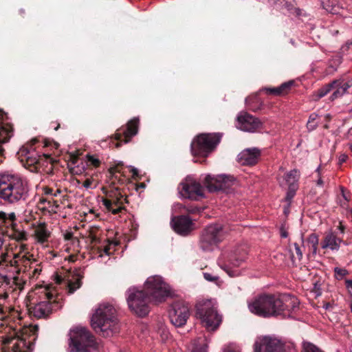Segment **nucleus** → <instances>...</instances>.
Masks as SVG:
<instances>
[{
  "instance_id": "1",
  "label": "nucleus",
  "mask_w": 352,
  "mask_h": 352,
  "mask_svg": "<svg viewBox=\"0 0 352 352\" xmlns=\"http://www.w3.org/2000/svg\"><path fill=\"white\" fill-rule=\"evenodd\" d=\"M127 294L129 308L139 316L144 317L150 311V303L157 305L164 302L170 296V289L161 276H154L147 278L144 289L131 287Z\"/></svg>"
},
{
  "instance_id": "2",
  "label": "nucleus",
  "mask_w": 352,
  "mask_h": 352,
  "mask_svg": "<svg viewBox=\"0 0 352 352\" xmlns=\"http://www.w3.org/2000/svg\"><path fill=\"white\" fill-rule=\"evenodd\" d=\"M299 301L289 294H262L248 304L250 311L260 317L271 318L289 316L298 308Z\"/></svg>"
},
{
  "instance_id": "3",
  "label": "nucleus",
  "mask_w": 352,
  "mask_h": 352,
  "mask_svg": "<svg viewBox=\"0 0 352 352\" xmlns=\"http://www.w3.org/2000/svg\"><path fill=\"white\" fill-rule=\"evenodd\" d=\"M92 328L103 337L118 333L120 324L116 309L109 304H102L96 310L91 320Z\"/></svg>"
},
{
  "instance_id": "4",
  "label": "nucleus",
  "mask_w": 352,
  "mask_h": 352,
  "mask_svg": "<svg viewBox=\"0 0 352 352\" xmlns=\"http://www.w3.org/2000/svg\"><path fill=\"white\" fill-rule=\"evenodd\" d=\"M38 325L24 327L14 336H6L3 339V352H32L38 336Z\"/></svg>"
},
{
  "instance_id": "5",
  "label": "nucleus",
  "mask_w": 352,
  "mask_h": 352,
  "mask_svg": "<svg viewBox=\"0 0 352 352\" xmlns=\"http://www.w3.org/2000/svg\"><path fill=\"white\" fill-rule=\"evenodd\" d=\"M27 184L18 176L10 174L0 177V198L6 202L14 204L25 200L28 194Z\"/></svg>"
},
{
  "instance_id": "6",
  "label": "nucleus",
  "mask_w": 352,
  "mask_h": 352,
  "mask_svg": "<svg viewBox=\"0 0 352 352\" xmlns=\"http://www.w3.org/2000/svg\"><path fill=\"white\" fill-rule=\"evenodd\" d=\"M44 145L39 144L37 138L23 145L16 153L17 158L22 164L32 172L42 173L43 168Z\"/></svg>"
},
{
  "instance_id": "7",
  "label": "nucleus",
  "mask_w": 352,
  "mask_h": 352,
  "mask_svg": "<svg viewBox=\"0 0 352 352\" xmlns=\"http://www.w3.org/2000/svg\"><path fill=\"white\" fill-rule=\"evenodd\" d=\"M254 352H297V349L292 341L283 340L274 336H265L257 338Z\"/></svg>"
},
{
  "instance_id": "8",
  "label": "nucleus",
  "mask_w": 352,
  "mask_h": 352,
  "mask_svg": "<svg viewBox=\"0 0 352 352\" xmlns=\"http://www.w3.org/2000/svg\"><path fill=\"white\" fill-rule=\"evenodd\" d=\"M72 352H93L97 350L98 344L94 336L85 328H76L70 332Z\"/></svg>"
},
{
  "instance_id": "9",
  "label": "nucleus",
  "mask_w": 352,
  "mask_h": 352,
  "mask_svg": "<svg viewBox=\"0 0 352 352\" xmlns=\"http://www.w3.org/2000/svg\"><path fill=\"white\" fill-rule=\"evenodd\" d=\"M223 134L221 133H201L197 135L191 143V152L193 155L207 157L221 142Z\"/></svg>"
},
{
  "instance_id": "10",
  "label": "nucleus",
  "mask_w": 352,
  "mask_h": 352,
  "mask_svg": "<svg viewBox=\"0 0 352 352\" xmlns=\"http://www.w3.org/2000/svg\"><path fill=\"white\" fill-rule=\"evenodd\" d=\"M246 250L242 245L235 247L230 251L224 252L219 263L221 267L225 270L230 276H236L239 272L234 268L242 265L246 258Z\"/></svg>"
},
{
  "instance_id": "11",
  "label": "nucleus",
  "mask_w": 352,
  "mask_h": 352,
  "mask_svg": "<svg viewBox=\"0 0 352 352\" xmlns=\"http://www.w3.org/2000/svg\"><path fill=\"white\" fill-rule=\"evenodd\" d=\"M27 308L32 319L44 318V281L36 284L28 294Z\"/></svg>"
},
{
  "instance_id": "12",
  "label": "nucleus",
  "mask_w": 352,
  "mask_h": 352,
  "mask_svg": "<svg viewBox=\"0 0 352 352\" xmlns=\"http://www.w3.org/2000/svg\"><path fill=\"white\" fill-rule=\"evenodd\" d=\"M102 189L106 196L102 199V203L108 211L111 212L113 214H117L126 210L124 204L127 203L128 201L123 189L112 184L110 189L106 190L104 188Z\"/></svg>"
},
{
  "instance_id": "13",
  "label": "nucleus",
  "mask_w": 352,
  "mask_h": 352,
  "mask_svg": "<svg viewBox=\"0 0 352 352\" xmlns=\"http://www.w3.org/2000/svg\"><path fill=\"white\" fill-rule=\"evenodd\" d=\"M196 314L208 330L214 331L221 322V317L218 314L210 300L199 303L197 305Z\"/></svg>"
},
{
  "instance_id": "14",
  "label": "nucleus",
  "mask_w": 352,
  "mask_h": 352,
  "mask_svg": "<svg viewBox=\"0 0 352 352\" xmlns=\"http://www.w3.org/2000/svg\"><path fill=\"white\" fill-rule=\"evenodd\" d=\"M32 255H27L21 252L14 254L11 258L10 256L6 254H3L1 256L0 266L6 267H14L18 274L21 272H26L28 267L32 269V266L36 260L34 259Z\"/></svg>"
},
{
  "instance_id": "15",
  "label": "nucleus",
  "mask_w": 352,
  "mask_h": 352,
  "mask_svg": "<svg viewBox=\"0 0 352 352\" xmlns=\"http://www.w3.org/2000/svg\"><path fill=\"white\" fill-rule=\"evenodd\" d=\"M223 239V230L220 224L208 226L202 232L199 240L200 248L211 251Z\"/></svg>"
},
{
  "instance_id": "16",
  "label": "nucleus",
  "mask_w": 352,
  "mask_h": 352,
  "mask_svg": "<svg viewBox=\"0 0 352 352\" xmlns=\"http://www.w3.org/2000/svg\"><path fill=\"white\" fill-rule=\"evenodd\" d=\"M223 239V230L220 224L208 226L202 232L199 240L200 248L211 251Z\"/></svg>"
},
{
  "instance_id": "17",
  "label": "nucleus",
  "mask_w": 352,
  "mask_h": 352,
  "mask_svg": "<svg viewBox=\"0 0 352 352\" xmlns=\"http://www.w3.org/2000/svg\"><path fill=\"white\" fill-rule=\"evenodd\" d=\"M0 233L19 239L25 238V233L19 228L14 212L0 211Z\"/></svg>"
},
{
  "instance_id": "18",
  "label": "nucleus",
  "mask_w": 352,
  "mask_h": 352,
  "mask_svg": "<svg viewBox=\"0 0 352 352\" xmlns=\"http://www.w3.org/2000/svg\"><path fill=\"white\" fill-rule=\"evenodd\" d=\"M190 316V307L184 300H177L173 303L169 311L170 322L175 327H182L186 324Z\"/></svg>"
},
{
  "instance_id": "19",
  "label": "nucleus",
  "mask_w": 352,
  "mask_h": 352,
  "mask_svg": "<svg viewBox=\"0 0 352 352\" xmlns=\"http://www.w3.org/2000/svg\"><path fill=\"white\" fill-rule=\"evenodd\" d=\"M204 183L210 192L223 191L228 192L234 184V179L232 176L218 175L212 177L207 175Z\"/></svg>"
},
{
  "instance_id": "20",
  "label": "nucleus",
  "mask_w": 352,
  "mask_h": 352,
  "mask_svg": "<svg viewBox=\"0 0 352 352\" xmlns=\"http://www.w3.org/2000/svg\"><path fill=\"white\" fill-rule=\"evenodd\" d=\"M139 123V118H133L127 122L126 127L122 126L116 131L113 135V138L118 141L116 144V147H120L122 142H130L131 138L138 132Z\"/></svg>"
},
{
  "instance_id": "21",
  "label": "nucleus",
  "mask_w": 352,
  "mask_h": 352,
  "mask_svg": "<svg viewBox=\"0 0 352 352\" xmlns=\"http://www.w3.org/2000/svg\"><path fill=\"white\" fill-rule=\"evenodd\" d=\"M178 190L183 197L192 200H198L204 196L202 186L192 179L187 178L180 183Z\"/></svg>"
},
{
  "instance_id": "22",
  "label": "nucleus",
  "mask_w": 352,
  "mask_h": 352,
  "mask_svg": "<svg viewBox=\"0 0 352 352\" xmlns=\"http://www.w3.org/2000/svg\"><path fill=\"white\" fill-rule=\"evenodd\" d=\"M45 319L54 311H56L61 307L59 300L61 298L58 294L52 289L51 285H45Z\"/></svg>"
},
{
  "instance_id": "23",
  "label": "nucleus",
  "mask_w": 352,
  "mask_h": 352,
  "mask_svg": "<svg viewBox=\"0 0 352 352\" xmlns=\"http://www.w3.org/2000/svg\"><path fill=\"white\" fill-rule=\"evenodd\" d=\"M237 127L245 131L252 132L261 126L260 120L247 112H241L237 116Z\"/></svg>"
},
{
  "instance_id": "24",
  "label": "nucleus",
  "mask_w": 352,
  "mask_h": 352,
  "mask_svg": "<svg viewBox=\"0 0 352 352\" xmlns=\"http://www.w3.org/2000/svg\"><path fill=\"white\" fill-rule=\"evenodd\" d=\"M171 224L173 230L182 235H187L194 228V224L189 217L179 215L174 217L171 219Z\"/></svg>"
},
{
  "instance_id": "25",
  "label": "nucleus",
  "mask_w": 352,
  "mask_h": 352,
  "mask_svg": "<svg viewBox=\"0 0 352 352\" xmlns=\"http://www.w3.org/2000/svg\"><path fill=\"white\" fill-rule=\"evenodd\" d=\"M261 157V151L257 148H250L243 150L238 155V161L244 166L256 164Z\"/></svg>"
},
{
  "instance_id": "26",
  "label": "nucleus",
  "mask_w": 352,
  "mask_h": 352,
  "mask_svg": "<svg viewBox=\"0 0 352 352\" xmlns=\"http://www.w3.org/2000/svg\"><path fill=\"white\" fill-rule=\"evenodd\" d=\"M13 134L14 129L12 124L3 122L0 124V164L6 159L5 150L2 147V144L8 142Z\"/></svg>"
},
{
  "instance_id": "27",
  "label": "nucleus",
  "mask_w": 352,
  "mask_h": 352,
  "mask_svg": "<svg viewBox=\"0 0 352 352\" xmlns=\"http://www.w3.org/2000/svg\"><path fill=\"white\" fill-rule=\"evenodd\" d=\"M41 213H37L33 217L32 226L34 234L38 242L44 243V221L42 215L44 214V208H39Z\"/></svg>"
},
{
  "instance_id": "28",
  "label": "nucleus",
  "mask_w": 352,
  "mask_h": 352,
  "mask_svg": "<svg viewBox=\"0 0 352 352\" xmlns=\"http://www.w3.org/2000/svg\"><path fill=\"white\" fill-rule=\"evenodd\" d=\"M294 84L295 81L292 80L282 83L279 87H265L264 90L268 94L278 96H285L290 91Z\"/></svg>"
},
{
  "instance_id": "29",
  "label": "nucleus",
  "mask_w": 352,
  "mask_h": 352,
  "mask_svg": "<svg viewBox=\"0 0 352 352\" xmlns=\"http://www.w3.org/2000/svg\"><path fill=\"white\" fill-rule=\"evenodd\" d=\"M300 178V173L298 170L294 169L286 173L283 177L281 180H279L280 186H287L292 187V186H297L298 187V179Z\"/></svg>"
},
{
  "instance_id": "30",
  "label": "nucleus",
  "mask_w": 352,
  "mask_h": 352,
  "mask_svg": "<svg viewBox=\"0 0 352 352\" xmlns=\"http://www.w3.org/2000/svg\"><path fill=\"white\" fill-rule=\"evenodd\" d=\"M340 242L341 240L334 233L330 232L324 237L321 243V247L323 249L329 248L332 250H338L340 248Z\"/></svg>"
},
{
  "instance_id": "31",
  "label": "nucleus",
  "mask_w": 352,
  "mask_h": 352,
  "mask_svg": "<svg viewBox=\"0 0 352 352\" xmlns=\"http://www.w3.org/2000/svg\"><path fill=\"white\" fill-rule=\"evenodd\" d=\"M123 166V163L120 162L109 169V172L111 176L112 185H115L116 182L120 184H124V181L126 180L125 177L121 178L116 175V173H121L122 175L124 176L122 172Z\"/></svg>"
},
{
  "instance_id": "32",
  "label": "nucleus",
  "mask_w": 352,
  "mask_h": 352,
  "mask_svg": "<svg viewBox=\"0 0 352 352\" xmlns=\"http://www.w3.org/2000/svg\"><path fill=\"white\" fill-rule=\"evenodd\" d=\"M277 6L280 9L286 10L289 14H293L296 16H299L301 14L300 9L296 8L293 2L287 0H278Z\"/></svg>"
},
{
  "instance_id": "33",
  "label": "nucleus",
  "mask_w": 352,
  "mask_h": 352,
  "mask_svg": "<svg viewBox=\"0 0 352 352\" xmlns=\"http://www.w3.org/2000/svg\"><path fill=\"white\" fill-rule=\"evenodd\" d=\"M338 83V81L332 80L328 84L324 85L317 91H316L314 94L315 100H318L320 98L327 96L329 93H330L332 90H333V87L336 86Z\"/></svg>"
},
{
  "instance_id": "34",
  "label": "nucleus",
  "mask_w": 352,
  "mask_h": 352,
  "mask_svg": "<svg viewBox=\"0 0 352 352\" xmlns=\"http://www.w3.org/2000/svg\"><path fill=\"white\" fill-rule=\"evenodd\" d=\"M75 276H77L75 280L69 281L68 283V292L69 294H73L77 289L80 288L82 285L81 280L83 276L80 274L79 272H77Z\"/></svg>"
},
{
  "instance_id": "35",
  "label": "nucleus",
  "mask_w": 352,
  "mask_h": 352,
  "mask_svg": "<svg viewBox=\"0 0 352 352\" xmlns=\"http://www.w3.org/2000/svg\"><path fill=\"white\" fill-rule=\"evenodd\" d=\"M301 352H324V351L310 342L303 341L302 342Z\"/></svg>"
},
{
  "instance_id": "36",
  "label": "nucleus",
  "mask_w": 352,
  "mask_h": 352,
  "mask_svg": "<svg viewBox=\"0 0 352 352\" xmlns=\"http://www.w3.org/2000/svg\"><path fill=\"white\" fill-rule=\"evenodd\" d=\"M208 345L205 339L199 338L194 344L192 352H207Z\"/></svg>"
},
{
  "instance_id": "37",
  "label": "nucleus",
  "mask_w": 352,
  "mask_h": 352,
  "mask_svg": "<svg viewBox=\"0 0 352 352\" xmlns=\"http://www.w3.org/2000/svg\"><path fill=\"white\" fill-rule=\"evenodd\" d=\"M307 242L309 244H310L311 245L313 252L316 253L317 248H318V235L315 233L310 234L307 239Z\"/></svg>"
},
{
  "instance_id": "38",
  "label": "nucleus",
  "mask_w": 352,
  "mask_h": 352,
  "mask_svg": "<svg viewBox=\"0 0 352 352\" xmlns=\"http://www.w3.org/2000/svg\"><path fill=\"white\" fill-rule=\"evenodd\" d=\"M333 81H338V83L335 87L339 86L340 88L343 90V92L346 94L348 91V89L352 87V80H349L348 82H344L343 79L339 78V79H335Z\"/></svg>"
},
{
  "instance_id": "39",
  "label": "nucleus",
  "mask_w": 352,
  "mask_h": 352,
  "mask_svg": "<svg viewBox=\"0 0 352 352\" xmlns=\"http://www.w3.org/2000/svg\"><path fill=\"white\" fill-rule=\"evenodd\" d=\"M318 118V115L316 113H311L309 116V120L307 124V127L309 131H313L316 129L317 127V123L316 122V120Z\"/></svg>"
},
{
  "instance_id": "40",
  "label": "nucleus",
  "mask_w": 352,
  "mask_h": 352,
  "mask_svg": "<svg viewBox=\"0 0 352 352\" xmlns=\"http://www.w3.org/2000/svg\"><path fill=\"white\" fill-rule=\"evenodd\" d=\"M333 90L334 91L329 97V100L331 101H333L337 98H341L344 94L343 90H342L339 86L333 87Z\"/></svg>"
},
{
  "instance_id": "41",
  "label": "nucleus",
  "mask_w": 352,
  "mask_h": 352,
  "mask_svg": "<svg viewBox=\"0 0 352 352\" xmlns=\"http://www.w3.org/2000/svg\"><path fill=\"white\" fill-rule=\"evenodd\" d=\"M298 188V187L297 186H292V187H288L285 197L287 201H290L294 198Z\"/></svg>"
},
{
  "instance_id": "42",
  "label": "nucleus",
  "mask_w": 352,
  "mask_h": 352,
  "mask_svg": "<svg viewBox=\"0 0 352 352\" xmlns=\"http://www.w3.org/2000/svg\"><path fill=\"white\" fill-rule=\"evenodd\" d=\"M335 276L337 279H342L348 274V271L345 269L336 267L334 269Z\"/></svg>"
},
{
  "instance_id": "43",
  "label": "nucleus",
  "mask_w": 352,
  "mask_h": 352,
  "mask_svg": "<svg viewBox=\"0 0 352 352\" xmlns=\"http://www.w3.org/2000/svg\"><path fill=\"white\" fill-rule=\"evenodd\" d=\"M117 245V243H115L113 241H110L109 239H107V244L104 245L102 250V247L100 248V252H102V251L105 253L106 254L109 255L111 254V246L113 245V246H116Z\"/></svg>"
},
{
  "instance_id": "44",
  "label": "nucleus",
  "mask_w": 352,
  "mask_h": 352,
  "mask_svg": "<svg viewBox=\"0 0 352 352\" xmlns=\"http://www.w3.org/2000/svg\"><path fill=\"white\" fill-rule=\"evenodd\" d=\"M45 149L50 146H52L55 150H58L59 148V144L54 140L45 138Z\"/></svg>"
},
{
  "instance_id": "45",
  "label": "nucleus",
  "mask_w": 352,
  "mask_h": 352,
  "mask_svg": "<svg viewBox=\"0 0 352 352\" xmlns=\"http://www.w3.org/2000/svg\"><path fill=\"white\" fill-rule=\"evenodd\" d=\"M159 333H160L161 336L162 337V339H166L168 337L169 333L167 329L162 325L159 327L158 329Z\"/></svg>"
},
{
  "instance_id": "46",
  "label": "nucleus",
  "mask_w": 352,
  "mask_h": 352,
  "mask_svg": "<svg viewBox=\"0 0 352 352\" xmlns=\"http://www.w3.org/2000/svg\"><path fill=\"white\" fill-rule=\"evenodd\" d=\"M204 277L206 280L210 282H216L218 280L219 277L217 276H212L210 273L204 272Z\"/></svg>"
},
{
  "instance_id": "47",
  "label": "nucleus",
  "mask_w": 352,
  "mask_h": 352,
  "mask_svg": "<svg viewBox=\"0 0 352 352\" xmlns=\"http://www.w3.org/2000/svg\"><path fill=\"white\" fill-rule=\"evenodd\" d=\"M88 161L90 162L91 165H93L94 167H98L100 164V162L99 160L94 157L93 156H88Z\"/></svg>"
},
{
  "instance_id": "48",
  "label": "nucleus",
  "mask_w": 352,
  "mask_h": 352,
  "mask_svg": "<svg viewBox=\"0 0 352 352\" xmlns=\"http://www.w3.org/2000/svg\"><path fill=\"white\" fill-rule=\"evenodd\" d=\"M294 247H295L296 254H297L298 260H301L303 254H302V252L300 249V247L299 246V245L297 243H294Z\"/></svg>"
},
{
  "instance_id": "49",
  "label": "nucleus",
  "mask_w": 352,
  "mask_h": 352,
  "mask_svg": "<svg viewBox=\"0 0 352 352\" xmlns=\"http://www.w3.org/2000/svg\"><path fill=\"white\" fill-rule=\"evenodd\" d=\"M56 256V254L55 252H54V251H52L50 250H49L48 251L45 250V259L52 260Z\"/></svg>"
},
{
  "instance_id": "50",
  "label": "nucleus",
  "mask_w": 352,
  "mask_h": 352,
  "mask_svg": "<svg viewBox=\"0 0 352 352\" xmlns=\"http://www.w3.org/2000/svg\"><path fill=\"white\" fill-rule=\"evenodd\" d=\"M341 192H342V195L344 197V199L346 201H349V198H350L349 192H346L345 188L343 187L341 188Z\"/></svg>"
},
{
  "instance_id": "51",
  "label": "nucleus",
  "mask_w": 352,
  "mask_h": 352,
  "mask_svg": "<svg viewBox=\"0 0 352 352\" xmlns=\"http://www.w3.org/2000/svg\"><path fill=\"white\" fill-rule=\"evenodd\" d=\"M348 159V155L345 153H342L339 156V163L342 164L346 162Z\"/></svg>"
},
{
  "instance_id": "52",
  "label": "nucleus",
  "mask_w": 352,
  "mask_h": 352,
  "mask_svg": "<svg viewBox=\"0 0 352 352\" xmlns=\"http://www.w3.org/2000/svg\"><path fill=\"white\" fill-rule=\"evenodd\" d=\"M78 156L76 155L75 154H71L69 155V162L72 164H76L77 161H78Z\"/></svg>"
},
{
  "instance_id": "53",
  "label": "nucleus",
  "mask_w": 352,
  "mask_h": 352,
  "mask_svg": "<svg viewBox=\"0 0 352 352\" xmlns=\"http://www.w3.org/2000/svg\"><path fill=\"white\" fill-rule=\"evenodd\" d=\"M186 211L188 213L195 214L199 212V209L197 207H188L186 208Z\"/></svg>"
},
{
  "instance_id": "54",
  "label": "nucleus",
  "mask_w": 352,
  "mask_h": 352,
  "mask_svg": "<svg viewBox=\"0 0 352 352\" xmlns=\"http://www.w3.org/2000/svg\"><path fill=\"white\" fill-rule=\"evenodd\" d=\"M92 184V180L90 179H87L82 184L83 186L85 188H91V186Z\"/></svg>"
},
{
  "instance_id": "55",
  "label": "nucleus",
  "mask_w": 352,
  "mask_h": 352,
  "mask_svg": "<svg viewBox=\"0 0 352 352\" xmlns=\"http://www.w3.org/2000/svg\"><path fill=\"white\" fill-rule=\"evenodd\" d=\"M42 272V267H34V270H33V276H35L36 275H38L41 274V272Z\"/></svg>"
},
{
  "instance_id": "56",
  "label": "nucleus",
  "mask_w": 352,
  "mask_h": 352,
  "mask_svg": "<svg viewBox=\"0 0 352 352\" xmlns=\"http://www.w3.org/2000/svg\"><path fill=\"white\" fill-rule=\"evenodd\" d=\"M280 236L283 237V238H286L288 236V233L284 229L283 227H281L280 230Z\"/></svg>"
},
{
  "instance_id": "57",
  "label": "nucleus",
  "mask_w": 352,
  "mask_h": 352,
  "mask_svg": "<svg viewBox=\"0 0 352 352\" xmlns=\"http://www.w3.org/2000/svg\"><path fill=\"white\" fill-rule=\"evenodd\" d=\"M53 190L50 188L45 186V196H52L53 195Z\"/></svg>"
},
{
  "instance_id": "58",
  "label": "nucleus",
  "mask_w": 352,
  "mask_h": 352,
  "mask_svg": "<svg viewBox=\"0 0 352 352\" xmlns=\"http://www.w3.org/2000/svg\"><path fill=\"white\" fill-rule=\"evenodd\" d=\"M131 172L133 173V177L134 179H135L136 177H138V169L135 168H132L131 169Z\"/></svg>"
},
{
  "instance_id": "59",
  "label": "nucleus",
  "mask_w": 352,
  "mask_h": 352,
  "mask_svg": "<svg viewBox=\"0 0 352 352\" xmlns=\"http://www.w3.org/2000/svg\"><path fill=\"white\" fill-rule=\"evenodd\" d=\"M345 285L347 288L352 289V280L351 279H346L345 280Z\"/></svg>"
},
{
  "instance_id": "60",
  "label": "nucleus",
  "mask_w": 352,
  "mask_h": 352,
  "mask_svg": "<svg viewBox=\"0 0 352 352\" xmlns=\"http://www.w3.org/2000/svg\"><path fill=\"white\" fill-rule=\"evenodd\" d=\"M65 238L66 240H70L73 238V233L72 232H67L65 235Z\"/></svg>"
},
{
  "instance_id": "61",
  "label": "nucleus",
  "mask_w": 352,
  "mask_h": 352,
  "mask_svg": "<svg viewBox=\"0 0 352 352\" xmlns=\"http://www.w3.org/2000/svg\"><path fill=\"white\" fill-rule=\"evenodd\" d=\"M45 243L47 241L48 239L51 236V233L47 230V228L45 227Z\"/></svg>"
},
{
  "instance_id": "62",
  "label": "nucleus",
  "mask_w": 352,
  "mask_h": 352,
  "mask_svg": "<svg viewBox=\"0 0 352 352\" xmlns=\"http://www.w3.org/2000/svg\"><path fill=\"white\" fill-rule=\"evenodd\" d=\"M62 281H63L62 277L58 276V275H57L56 276V283L58 284V285H60V284H61Z\"/></svg>"
},
{
  "instance_id": "63",
  "label": "nucleus",
  "mask_w": 352,
  "mask_h": 352,
  "mask_svg": "<svg viewBox=\"0 0 352 352\" xmlns=\"http://www.w3.org/2000/svg\"><path fill=\"white\" fill-rule=\"evenodd\" d=\"M146 187V185L144 183H140L136 186V190H138L139 188H144Z\"/></svg>"
},
{
  "instance_id": "64",
  "label": "nucleus",
  "mask_w": 352,
  "mask_h": 352,
  "mask_svg": "<svg viewBox=\"0 0 352 352\" xmlns=\"http://www.w3.org/2000/svg\"><path fill=\"white\" fill-rule=\"evenodd\" d=\"M223 352H239V351H236L235 349H233L232 348H228L226 349Z\"/></svg>"
}]
</instances>
